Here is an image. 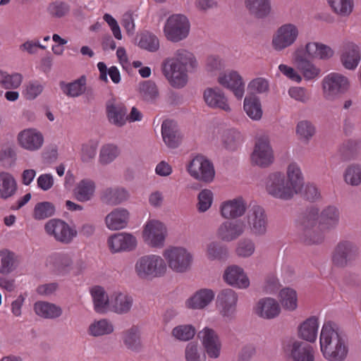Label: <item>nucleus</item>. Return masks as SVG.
Masks as SVG:
<instances>
[{
    "mask_svg": "<svg viewBox=\"0 0 361 361\" xmlns=\"http://www.w3.org/2000/svg\"><path fill=\"white\" fill-rule=\"evenodd\" d=\"M338 221L339 212L335 207H326L321 212L317 208H309L302 214L298 222L300 238L309 245L321 243L325 233L334 229Z\"/></svg>",
    "mask_w": 361,
    "mask_h": 361,
    "instance_id": "nucleus-1",
    "label": "nucleus"
},
{
    "mask_svg": "<svg viewBox=\"0 0 361 361\" xmlns=\"http://www.w3.org/2000/svg\"><path fill=\"white\" fill-rule=\"evenodd\" d=\"M320 349L328 361H344L348 354V338L335 322L328 321L322 326L319 336Z\"/></svg>",
    "mask_w": 361,
    "mask_h": 361,
    "instance_id": "nucleus-2",
    "label": "nucleus"
},
{
    "mask_svg": "<svg viewBox=\"0 0 361 361\" xmlns=\"http://www.w3.org/2000/svg\"><path fill=\"white\" fill-rule=\"evenodd\" d=\"M166 271V265L164 260L155 255L142 256L138 258L135 264V271L142 279L160 277Z\"/></svg>",
    "mask_w": 361,
    "mask_h": 361,
    "instance_id": "nucleus-3",
    "label": "nucleus"
},
{
    "mask_svg": "<svg viewBox=\"0 0 361 361\" xmlns=\"http://www.w3.org/2000/svg\"><path fill=\"white\" fill-rule=\"evenodd\" d=\"M360 256V249L353 242L340 241L334 247L331 262L334 267L345 268L353 265Z\"/></svg>",
    "mask_w": 361,
    "mask_h": 361,
    "instance_id": "nucleus-4",
    "label": "nucleus"
},
{
    "mask_svg": "<svg viewBox=\"0 0 361 361\" xmlns=\"http://www.w3.org/2000/svg\"><path fill=\"white\" fill-rule=\"evenodd\" d=\"M267 192L272 197L287 201L297 195L285 179V174L274 172L268 175L265 180Z\"/></svg>",
    "mask_w": 361,
    "mask_h": 361,
    "instance_id": "nucleus-5",
    "label": "nucleus"
},
{
    "mask_svg": "<svg viewBox=\"0 0 361 361\" xmlns=\"http://www.w3.org/2000/svg\"><path fill=\"white\" fill-rule=\"evenodd\" d=\"M190 30V23L185 15L173 14L167 18L164 32L169 41L176 43L186 39Z\"/></svg>",
    "mask_w": 361,
    "mask_h": 361,
    "instance_id": "nucleus-6",
    "label": "nucleus"
},
{
    "mask_svg": "<svg viewBox=\"0 0 361 361\" xmlns=\"http://www.w3.org/2000/svg\"><path fill=\"white\" fill-rule=\"evenodd\" d=\"M349 87L346 77L332 73L327 75L322 81L323 95L328 101H334L345 93Z\"/></svg>",
    "mask_w": 361,
    "mask_h": 361,
    "instance_id": "nucleus-7",
    "label": "nucleus"
},
{
    "mask_svg": "<svg viewBox=\"0 0 361 361\" xmlns=\"http://www.w3.org/2000/svg\"><path fill=\"white\" fill-rule=\"evenodd\" d=\"M298 36L299 30L297 25L290 23L283 24L278 27L272 37V48L276 51H282L294 44Z\"/></svg>",
    "mask_w": 361,
    "mask_h": 361,
    "instance_id": "nucleus-8",
    "label": "nucleus"
},
{
    "mask_svg": "<svg viewBox=\"0 0 361 361\" xmlns=\"http://www.w3.org/2000/svg\"><path fill=\"white\" fill-rule=\"evenodd\" d=\"M169 267L176 272L184 273L190 269L192 262V255L185 248L173 247L167 249L164 252Z\"/></svg>",
    "mask_w": 361,
    "mask_h": 361,
    "instance_id": "nucleus-9",
    "label": "nucleus"
},
{
    "mask_svg": "<svg viewBox=\"0 0 361 361\" xmlns=\"http://www.w3.org/2000/svg\"><path fill=\"white\" fill-rule=\"evenodd\" d=\"M44 230L49 236L66 245L71 243L78 235V231L75 228L59 219L49 220L44 225Z\"/></svg>",
    "mask_w": 361,
    "mask_h": 361,
    "instance_id": "nucleus-10",
    "label": "nucleus"
},
{
    "mask_svg": "<svg viewBox=\"0 0 361 361\" xmlns=\"http://www.w3.org/2000/svg\"><path fill=\"white\" fill-rule=\"evenodd\" d=\"M283 348L293 361H314V350L312 346L295 338H286Z\"/></svg>",
    "mask_w": 361,
    "mask_h": 361,
    "instance_id": "nucleus-11",
    "label": "nucleus"
},
{
    "mask_svg": "<svg viewBox=\"0 0 361 361\" xmlns=\"http://www.w3.org/2000/svg\"><path fill=\"white\" fill-rule=\"evenodd\" d=\"M247 227L255 236H263L267 232L268 217L264 209L259 205L251 207L247 214Z\"/></svg>",
    "mask_w": 361,
    "mask_h": 361,
    "instance_id": "nucleus-12",
    "label": "nucleus"
},
{
    "mask_svg": "<svg viewBox=\"0 0 361 361\" xmlns=\"http://www.w3.org/2000/svg\"><path fill=\"white\" fill-rule=\"evenodd\" d=\"M188 171L196 180L205 183L212 182L215 175L212 163L202 155H197L192 159L188 166Z\"/></svg>",
    "mask_w": 361,
    "mask_h": 361,
    "instance_id": "nucleus-13",
    "label": "nucleus"
},
{
    "mask_svg": "<svg viewBox=\"0 0 361 361\" xmlns=\"http://www.w3.org/2000/svg\"><path fill=\"white\" fill-rule=\"evenodd\" d=\"M274 160V152L269 138L266 136L259 137L251 154L252 163L261 168H266L271 165Z\"/></svg>",
    "mask_w": 361,
    "mask_h": 361,
    "instance_id": "nucleus-14",
    "label": "nucleus"
},
{
    "mask_svg": "<svg viewBox=\"0 0 361 361\" xmlns=\"http://www.w3.org/2000/svg\"><path fill=\"white\" fill-rule=\"evenodd\" d=\"M237 302L238 295L233 290L226 288L219 293L216 306L226 321H231L235 318Z\"/></svg>",
    "mask_w": 361,
    "mask_h": 361,
    "instance_id": "nucleus-15",
    "label": "nucleus"
},
{
    "mask_svg": "<svg viewBox=\"0 0 361 361\" xmlns=\"http://www.w3.org/2000/svg\"><path fill=\"white\" fill-rule=\"evenodd\" d=\"M162 72L169 84L175 88H182L188 82V71L172 61L165 59L162 63Z\"/></svg>",
    "mask_w": 361,
    "mask_h": 361,
    "instance_id": "nucleus-16",
    "label": "nucleus"
},
{
    "mask_svg": "<svg viewBox=\"0 0 361 361\" xmlns=\"http://www.w3.org/2000/svg\"><path fill=\"white\" fill-rule=\"evenodd\" d=\"M247 228L242 219L226 221L216 231V236L224 242H232L241 236Z\"/></svg>",
    "mask_w": 361,
    "mask_h": 361,
    "instance_id": "nucleus-17",
    "label": "nucleus"
},
{
    "mask_svg": "<svg viewBox=\"0 0 361 361\" xmlns=\"http://www.w3.org/2000/svg\"><path fill=\"white\" fill-rule=\"evenodd\" d=\"M166 235V228L165 226L157 220L148 221L143 231L145 240L153 247H163Z\"/></svg>",
    "mask_w": 361,
    "mask_h": 361,
    "instance_id": "nucleus-18",
    "label": "nucleus"
},
{
    "mask_svg": "<svg viewBox=\"0 0 361 361\" xmlns=\"http://www.w3.org/2000/svg\"><path fill=\"white\" fill-rule=\"evenodd\" d=\"M197 336L202 341L208 357L212 359L219 358L221 355V343L215 331L205 327L199 331Z\"/></svg>",
    "mask_w": 361,
    "mask_h": 361,
    "instance_id": "nucleus-19",
    "label": "nucleus"
},
{
    "mask_svg": "<svg viewBox=\"0 0 361 361\" xmlns=\"http://www.w3.org/2000/svg\"><path fill=\"white\" fill-rule=\"evenodd\" d=\"M293 61L305 80H313L320 74V68L307 59L306 53L302 47L294 51Z\"/></svg>",
    "mask_w": 361,
    "mask_h": 361,
    "instance_id": "nucleus-20",
    "label": "nucleus"
},
{
    "mask_svg": "<svg viewBox=\"0 0 361 361\" xmlns=\"http://www.w3.org/2000/svg\"><path fill=\"white\" fill-rule=\"evenodd\" d=\"M219 83L230 90L235 97L240 99L245 93V83L240 75L235 71L221 74L218 78Z\"/></svg>",
    "mask_w": 361,
    "mask_h": 361,
    "instance_id": "nucleus-21",
    "label": "nucleus"
},
{
    "mask_svg": "<svg viewBox=\"0 0 361 361\" xmlns=\"http://www.w3.org/2000/svg\"><path fill=\"white\" fill-rule=\"evenodd\" d=\"M107 243L112 252L132 251L137 246L135 237L127 233L114 234L108 238Z\"/></svg>",
    "mask_w": 361,
    "mask_h": 361,
    "instance_id": "nucleus-22",
    "label": "nucleus"
},
{
    "mask_svg": "<svg viewBox=\"0 0 361 361\" xmlns=\"http://www.w3.org/2000/svg\"><path fill=\"white\" fill-rule=\"evenodd\" d=\"M130 196V192L126 188L114 186L104 189L101 192L100 200L107 205L117 206L128 201Z\"/></svg>",
    "mask_w": 361,
    "mask_h": 361,
    "instance_id": "nucleus-23",
    "label": "nucleus"
},
{
    "mask_svg": "<svg viewBox=\"0 0 361 361\" xmlns=\"http://www.w3.org/2000/svg\"><path fill=\"white\" fill-rule=\"evenodd\" d=\"M223 279L229 286L238 288H247L250 286V280L243 269L237 266L228 267L224 273Z\"/></svg>",
    "mask_w": 361,
    "mask_h": 361,
    "instance_id": "nucleus-24",
    "label": "nucleus"
},
{
    "mask_svg": "<svg viewBox=\"0 0 361 361\" xmlns=\"http://www.w3.org/2000/svg\"><path fill=\"white\" fill-rule=\"evenodd\" d=\"M123 345L127 350L133 353H140L144 349L141 338V331L138 326L133 325L121 334Z\"/></svg>",
    "mask_w": 361,
    "mask_h": 361,
    "instance_id": "nucleus-25",
    "label": "nucleus"
},
{
    "mask_svg": "<svg viewBox=\"0 0 361 361\" xmlns=\"http://www.w3.org/2000/svg\"><path fill=\"white\" fill-rule=\"evenodd\" d=\"M255 313L264 319H272L277 317L281 312L279 302L272 298L260 299L254 308Z\"/></svg>",
    "mask_w": 361,
    "mask_h": 361,
    "instance_id": "nucleus-26",
    "label": "nucleus"
},
{
    "mask_svg": "<svg viewBox=\"0 0 361 361\" xmlns=\"http://www.w3.org/2000/svg\"><path fill=\"white\" fill-rule=\"evenodd\" d=\"M47 263L59 275H66L73 269V259L67 253H54L48 257Z\"/></svg>",
    "mask_w": 361,
    "mask_h": 361,
    "instance_id": "nucleus-27",
    "label": "nucleus"
},
{
    "mask_svg": "<svg viewBox=\"0 0 361 361\" xmlns=\"http://www.w3.org/2000/svg\"><path fill=\"white\" fill-rule=\"evenodd\" d=\"M20 145L30 151H35L41 148L44 137L41 133L35 129H25L18 136Z\"/></svg>",
    "mask_w": 361,
    "mask_h": 361,
    "instance_id": "nucleus-28",
    "label": "nucleus"
},
{
    "mask_svg": "<svg viewBox=\"0 0 361 361\" xmlns=\"http://www.w3.org/2000/svg\"><path fill=\"white\" fill-rule=\"evenodd\" d=\"M221 216L226 219H236L246 211V203L242 197L224 202L220 207Z\"/></svg>",
    "mask_w": 361,
    "mask_h": 361,
    "instance_id": "nucleus-29",
    "label": "nucleus"
},
{
    "mask_svg": "<svg viewBox=\"0 0 361 361\" xmlns=\"http://www.w3.org/2000/svg\"><path fill=\"white\" fill-rule=\"evenodd\" d=\"M161 135L166 145L172 149L178 147L181 142V135L176 123L171 120H165L161 124Z\"/></svg>",
    "mask_w": 361,
    "mask_h": 361,
    "instance_id": "nucleus-30",
    "label": "nucleus"
},
{
    "mask_svg": "<svg viewBox=\"0 0 361 361\" xmlns=\"http://www.w3.org/2000/svg\"><path fill=\"white\" fill-rule=\"evenodd\" d=\"M360 59V49L357 44L348 42L343 46L341 61L346 69H355L359 64Z\"/></svg>",
    "mask_w": 361,
    "mask_h": 361,
    "instance_id": "nucleus-31",
    "label": "nucleus"
},
{
    "mask_svg": "<svg viewBox=\"0 0 361 361\" xmlns=\"http://www.w3.org/2000/svg\"><path fill=\"white\" fill-rule=\"evenodd\" d=\"M129 212L122 207L113 209L105 218L107 228L112 231L120 230L127 226L129 219Z\"/></svg>",
    "mask_w": 361,
    "mask_h": 361,
    "instance_id": "nucleus-32",
    "label": "nucleus"
},
{
    "mask_svg": "<svg viewBox=\"0 0 361 361\" xmlns=\"http://www.w3.org/2000/svg\"><path fill=\"white\" fill-rule=\"evenodd\" d=\"M204 99L209 107L220 109L227 112L231 111L227 99L219 88L206 89L204 92Z\"/></svg>",
    "mask_w": 361,
    "mask_h": 361,
    "instance_id": "nucleus-33",
    "label": "nucleus"
},
{
    "mask_svg": "<svg viewBox=\"0 0 361 361\" xmlns=\"http://www.w3.org/2000/svg\"><path fill=\"white\" fill-rule=\"evenodd\" d=\"M249 13L258 19L267 18L271 12V0H245Z\"/></svg>",
    "mask_w": 361,
    "mask_h": 361,
    "instance_id": "nucleus-34",
    "label": "nucleus"
},
{
    "mask_svg": "<svg viewBox=\"0 0 361 361\" xmlns=\"http://www.w3.org/2000/svg\"><path fill=\"white\" fill-rule=\"evenodd\" d=\"M318 327V319L316 317H310L300 324L298 328V336L302 340L314 343L317 337Z\"/></svg>",
    "mask_w": 361,
    "mask_h": 361,
    "instance_id": "nucleus-35",
    "label": "nucleus"
},
{
    "mask_svg": "<svg viewBox=\"0 0 361 361\" xmlns=\"http://www.w3.org/2000/svg\"><path fill=\"white\" fill-rule=\"evenodd\" d=\"M166 59L175 62L176 65L186 69L188 72L194 71L197 66V62L195 55L184 49L176 50L173 57H169Z\"/></svg>",
    "mask_w": 361,
    "mask_h": 361,
    "instance_id": "nucleus-36",
    "label": "nucleus"
},
{
    "mask_svg": "<svg viewBox=\"0 0 361 361\" xmlns=\"http://www.w3.org/2000/svg\"><path fill=\"white\" fill-rule=\"evenodd\" d=\"M305 53L310 59H319L327 60L333 56L334 52L332 49L322 43L311 42L305 45Z\"/></svg>",
    "mask_w": 361,
    "mask_h": 361,
    "instance_id": "nucleus-37",
    "label": "nucleus"
},
{
    "mask_svg": "<svg viewBox=\"0 0 361 361\" xmlns=\"http://www.w3.org/2000/svg\"><path fill=\"white\" fill-rule=\"evenodd\" d=\"M133 304V298L127 294L115 293L111 296L110 307L111 310L117 314H123L129 312Z\"/></svg>",
    "mask_w": 361,
    "mask_h": 361,
    "instance_id": "nucleus-38",
    "label": "nucleus"
},
{
    "mask_svg": "<svg viewBox=\"0 0 361 361\" xmlns=\"http://www.w3.org/2000/svg\"><path fill=\"white\" fill-rule=\"evenodd\" d=\"M285 179L296 194L301 192L304 186V178L300 168L296 163H290L288 166Z\"/></svg>",
    "mask_w": 361,
    "mask_h": 361,
    "instance_id": "nucleus-39",
    "label": "nucleus"
},
{
    "mask_svg": "<svg viewBox=\"0 0 361 361\" xmlns=\"http://www.w3.org/2000/svg\"><path fill=\"white\" fill-rule=\"evenodd\" d=\"M214 298V293L212 290L202 289L186 301V306L193 310L203 309L212 301Z\"/></svg>",
    "mask_w": 361,
    "mask_h": 361,
    "instance_id": "nucleus-40",
    "label": "nucleus"
},
{
    "mask_svg": "<svg viewBox=\"0 0 361 361\" xmlns=\"http://www.w3.org/2000/svg\"><path fill=\"white\" fill-rule=\"evenodd\" d=\"M35 313L44 319H54L62 315L63 310L61 307L48 302H37L34 305Z\"/></svg>",
    "mask_w": 361,
    "mask_h": 361,
    "instance_id": "nucleus-41",
    "label": "nucleus"
},
{
    "mask_svg": "<svg viewBox=\"0 0 361 361\" xmlns=\"http://www.w3.org/2000/svg\"><path fill=\"white\" fill-rule=\"evenodd\" d=\"M17 190L14 177L9 173L0 172V198L8 199L13 196Z\"/></svg>",
    "mask_w": 361,
    "mask_h": 361,
    "instance_id": "nucleus-42",
    "label": "nucleus"
},
{
    "mask_svg": "<svg viewBox=\"0 0 361 361\" xmlns=\"http://www.w3.org/2000/svg\"><path fill=\"white\" fill-rule=\"evenodd\" d=\"M127 109L122 104H107L106 112L109 121L118 126H123L126 123V115Z\"/></svg>",
    "mask_w": 361,
    "mask_h": 361,
    "instance_id": "nucleus-43",
    "label": "nucleus"
},
{
    "mask_svg": "<svg viewBox=\"0 0 361 361\" xmlns=\"http://www.w3.org/2000/svg\"><path fill=\"white\" fill-rule=\"evenodd\" d=\"M94 307L97 312H106L110 306V299L104 289L101 286H95L91 290Z\"/></svg>",
    "mask_w": 361,
    "mask_h": 361,
    "instance_id": "nucleus-44",
    "label": "nucleus"
},
{
    "mask_svg": "<svg viewBox=\"0 0 361 361\" xmlns=\"http://www.w3.org/2000/svg\"><path fill=\"white\" fill-rule=\"evenodd\" d=\"M95 190V183L90 179H83L77 185L74 193L80 202H87L92 199Z\"/></svg>",
    "mask_w": 361,
    "mask_h": 361,
    "instance_id": "nucleus-45",
    "label": "nucleus"
},
{
    "mask_svg": "<svg viewBox=\"0 0 361 361\" xmlns=\"http://www.w3.org/2000/svg\"><path fill=\"white\" fill-rule=\"evenodd\" d=\"M85 85L86 78L85 75H82L72 82L65 83L63 81L61 82L60 87L67 96L75 97L85 92Z\"/></svg>",
    "mask_w": 361,
    "mask_h": 361,
    "instance_id": "nucleus-46",
    "label": "nucleus"
},
{
    "mask_svg": "<svg viewBox=\"0 0 361 361\" xmlns=\"http://www.w3.org/2000/svg\"><path fill=\"white\" fill-rule=\"evenodd\" d=\"M138 92L145 102L153 103L159 97V90L154 82L145 80L139 84Z\"/></svg>",
    "mask_w": 361,
    "mask_h": 361,
    "instance_id": "nucleus-47",
    "label": "nucleus"
},
{
    "mask_svg": "<svg viewBox=\"0 0 361 361\" xmlns=\"http://www.w3.org/2000/svg\"><path fill=\"white\" fill-rule=\"evenodd\" d=\"M114 330L113 324L106 319L94 321L87 329V333L93 337H99L111 334Z\"/></svg>",
    "mask_w": 361,
    "mask_h": 361,
    "instance_id": "nucleus-48",
    "label": "nucleus"
},
{
    "mask_svg": "<svg viewBox=\"0 0 361 361\" xmlns=\"http://www.w3.org/2000/svg\"><path fill=\"white\" fill-rule=\"evenodd\" d=\"M221 141L226 149L234 151L242 142L243 136L234 128L226 129L222 132Z\"/></svg>",
    "mask_w": 361,
    "mask_h": 361,
    "instance_id": "nucleus-49",
    "label": "nucleus"
},
{
    "mask_svg": "<svg viewBox=\"0 0 361 361\" xmlns=\"http://www.w3.org/2000/svg\"><path fill=\"white\" fill-rule=\"evenodd\" d=\"M243 108L247 115L251 119L258 121L262 118V105L257 97H246L244 99Z\"/></svg>",
    "mask_w": 361,
    "mask_h": 361,
    "instance_id": "nucleus-50",
    "label": "nucleus"
},
{
    "mask_svg": "<svg viewBox=\"0 0 361 361\" xmlns=\"http://www.w3.org/2000/svg\"><path fill=\"white\" fill-rule=\"evenodd\" d=\"M280 302L284 309L293 311L298 307V296L296 291L290 288H285L279 293Z\"/></svg>",
    "mask_w": 361,
    "mask_h": 361,
    "instance_id": "nucleus-51",
    "label": "nucleus"
},
{
    "mask_svg": "<svg viewBox=\"0 0 361 361\" xmlns=\"http://www.w3.org/2000/svg\"><path fill=\"white\" fill-rule=\"evenodd\" d=\"M344 181L352 186L361 183V164H351L347 166L343 173Z\"/></svg>",
    "mask_w": 361,
    "mask_h": 361,
    "instance_id": "nucleus-52",
    "label": "nucleus"
},
{
    "mask_svg": "<svg viewBox=\"0 0 361 361\" xmlns=\"http://www.w3.org/2000/svg\"><path fill=\"white\" fill-rule=\"evenodd\" d=\"M55 206L50 202H41L35 204L32 216L36 220H43L54 215Z\"/></svg>",
    "mask_w": 361,
    "mask_h": 361,
    "instance_id": "nucleus-53",
    "label": "nucleus"
},
{
    "mask_svg": "<svg viewBox=\"0 0 361 361\" xmlns=\"http://www.w3.org/2000/svg\"><path fill=\"white\" fill-rule=\"evenodd\" d=\"M23 80V76L20 73L8 74L7 72L0 70V85L5 89L18 88Z\"/></svg>",
    "mask_w": 361,
    "mask_h": 361,
    "instance_id": "nucleus-54",
    "label": "nucleus"
},
{
    "mask_svg": "<svg viewBox=\"0 0 361 361\" xmlns=\"http://www.w3.org/2000/svg\"><path fill=\"white\" fill-rule=\"evenodd\" d=\"M196 329L192 324H182L174 327L171 331L172 336L180 341L191 340L195 335Z\"/></svg>",
    "mask_w": 361,
    "mask_h": 361,
    "instance_id": "nucleus-55",
    "label": "nucleus"
},
{
    "mask_svg": "<svg viewBox=\"0 0 361 361\" xmlns=\"http://www.w3.org/2000/svg\"><path fill=\"white\" fill-rule=\"evenodd\" d=\"M207 255L209 259H224L228 257V250L226 246L218 242H212L208 244Z\"/></svg>",
    "mask_w": 361,
    "mask_h": 361,
    "instance_id": "nucleus-56",
    "label": "nucleus"
},
{
    "mask_svg": "<svg viewBox=\"0 0 361 361\" xmlns=\"http://www.w3.org/2000/svg\"><path fill=\"white\" fill-rule=\"evenodd\" d=\"M333 11L341 16H349L353 11V0H327Z\"/></svg>",
    "mask_w": 361,
    "mask_h": 361,
    "instance_id": "nucleus-57",
    "label": "nucleus"
},
{
    "mask_svg": "<svg viewBox=\"0 0 361 361\" xmlns=\"http://www.w3.org/2000/svg\"><path fill=\"white\" fill-rule=\"evenodd\" d=\"M15 269V254L9 251L0 252V273L9 274Z\"/></svg>",
    "mask_w": 361,
    "mask_h": 361,
    "instance_id": "nucleus-58",
    "label": "nucleus"
},
{
    "mask_svg": "<svg viewBox=\"0 0 361 361\" xmlns=\"http://www.w3.org/2000/svg\"><path fill=\"white\" fill-rule=\"evenodd\" d=\"M138 46L150 52H155L159 49V40L157 37L150 32L142 33Z\"/></svg>",
    "mask_w": 361,
    "mask_h": 361,
    "instance_id": "nucleus-59",
    "label": "nucleus"
},
{
    "mask_svg": "<svg viewBox=\"0 0 361 361\" xmlns=\"http://www.w3.org/2000/svg\"><path fill=\"white\" fill-rule=\"evenodd\" d=\"M255 251V244L250 238H242L237 243L235 253L240 257H250L254 254Z\"/></svg>",
    "mask_w": 361,
    "mask_h": 361,
    "instance_id": "nucleus-60",
    "label": "nucleus"
},
{
    "mask_svg": "<svg viewBox=\"0 0 361 361\" xmlns=\"http://www.w3.org/2000/svg\"><path fill=\"white\" fill-rule=\"evenodd\" d=\"M120 151L117 146L111 144L104 145L99 153V161L106 165L112 162L118 155Z\"/></svg>",
    "mask_w": 361,
    "mask_h": 361,
    "instance_id": "nucleus-61",
    "label": "nucleus"
},
{
    "mask_svg": "<svg viewBox=\"0 0 361 361\" xmlns=\"http://www.w3.org/2000/svg\"><path fill=\"white\" fill-rule=\"evenodd\" d=\"M314 125L309 121H301L296 126V133L300 140L309 141L315 133Z\"/></svg>",
    "mask_w": 361,
    "mask_h": 361,
    "instance_id": "nucleus-62",
    "label": "nucleus"
},
{
    "mask_svg": "<svg viewBox=\"0 0 361 361\" xmlns=\"http://www.w3.org/2000/svg\"><path fill=\"white\" fill-rule=\"evenodd\" d=\"M186 361H205L206 357L202 354L201 349L196 343L190 342L187 344L185 349Z\"/></svg>",
    "mask_w": 361,
    "mask_h": 361,
    "instance_id": "nucleus-63",
    "label": "nucleus"
},
{
    "mask_svg": "<svg viewBox=\"0 0 361 361\" xmlns=\"http://www.w3.org/2000/svg\"><path fill=\"white\" fill-rule=\"evenodd\" d=\"M48 10L52 16L60 18L69 13L70 6L66 2L55 1L49 4Z\"/></svg>",
    "mask_w": 361,
    "mask_h": 361,
    "instance_id": "nucleus-64",
    "label": "nucleus"
}]
</instances>
